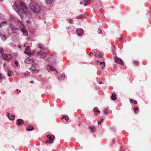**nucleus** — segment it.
Listing matches in <instances>:
<instances>
[{"instance_id":"1","label":"nucleus","mask_w":151,"mask_h":151,"mask_svg":"<svg viewBox=\"0 0 151 151\" xmlns=\"http://www.w3.org/2000/svg\"><path fill=\"white\" fill-rule=\"evenodd\" d=\"M14 10L17 12L22 19L27 16L25 12L24 3L20 0H16L12 6Z\"/></svg>"},{"instance_id":"2","label":"nucleus","mask_w":151,"mask_h":151,"mask_svg":"<svg viewBox=\"0 0 151 151\" xmlns=\"http://www.w3.org/2000/svg\"><path fill=\"white\" fill-rule=\"evenodd\" d=\"M29 6L32 11L34 12H39L41 9L40 6L37 3L34 2H31Z\"/></svg>"},{"instance_id":"3","label":"nucleus","mask_w":151,"mask_h":151,"mask_svg":"<svg viewBox=\"0 0 151 151\" xmlns=\"http://www.w3.org/2000/svg\"><path fill=\"white\" fill-rule=\"evenodd\" d=\"M30 47L27 46L25 48L24 52L28 55H34L35 54V50H33L32 51L30 50Z\"/></svg>"},{"instance_id":"4","label":"nucleus","mask_w":151,"mask_h":151,"mask_svg":"<svg viewBox=\"0 0 151 151\" xmlns=\"http://www.w3.org/2000/svg\"><path fill=\"white\" fill-rule=\"evenodd\" d=\"M47 53L42 50H40L38 52L37 56V57L40 58H43L46 57L47 56Z\"/></svg>"},{"instance_id":"5","label":"nucleus","mask_w":151,"mask_h":151,"mask_svg":"<svg viewBox=\"0 0 151 151\" xmlns=\"http://www.w3.org/2000/svg\"><path fill=\"white\" fill-rule=\"evenodd\" d=\"M48 139L46 141L47 143H52L53 142V140L55 138L54 135L48 134L47 135Z\"/></svg>"},{"instance_id":"6","label":"nucleus","mask_w":151,"mask_h":151,"mask_svg":"<svg viewBox=\"0 0 151 151\" xmlns=\"http://www.w3.org/2000/svg\"><path fill=\"white\" fill-rule=\"evenodd\" d=\"M2 57L7 61L10 60L12 58V56L10 54L4 53L2 54Z\"/></svg>"},{"instance_id":"7","label":"nucleus","mask_w":151,"mask_h":151,"mask_svg":"<svg viewBox=\"0 0 151 151\" xmlns=\"http://www.w3.org/2000/svg\"><path fill=\"white\" fill-rule=\"evenodd\" d=\"M34 61L33 57H29L25 60V62L27 64L32 63Z\"/></svg>"},{"instance_id":"8","label":"nucleus","mask_w":151,"mask_h":151,"mask_svg":"<svg viewBox=\"0 0 151 151\" xmlns=\"http://www.w3.org/2000/svg\"><path fill=\"white\" fill-rule=\"evenodd\" d=\"M114 60L115 62L116 63L121 64L122 65L123 64L122 60L118 57H116L114 59Z\"/></svg>"},{"instance_id":"9","label":"nucleus","mask_w":151,"mask_h":151,"mask_svg":"<svg viewBox=\"0 0 151 151\" xmlns=\"http://www.w3.org/2000/svg\"><path fill=\"white\" fill-rule=\"evenodd\" d=\"M76 32L78 35L80 36H81L83 33V30L81 29H77L76 30Z\"/></svg>"},{"instance_id":"10","label":"nucleus","mask_w":151,"mask_h":151,"mask_svg":"<svg viewBox=\"0 0 151 151\" xmlns=\"http://www.w3.org/2000/svg\"><path fill=\"white\" fill-rule=\"evenodd\" d=\"M56 68L50 65H48L47 66V70L48 71L50 70L51 71H53L56 70Z\"/></svg>"},{"instance_id":"11","label":"nucleus","mask_w":151,"mask_h":151,"mask_svg":"<svg viewBox=\"0 0 151 151\" xmlns=\"http://www.w3.org/2000/svg\"><path fill=\"white\" fill-rule=\"evenodd\" d=\"M20 29L22 31V32L23 33V34L24 35H28V32L27 30H26L25 28H20Z\"/></svg>"},{"instance_id":"12","label":"nucleus","mask_w":151,"mask_h":151,"mask_svg":"<svg viewBox=\"0 0 151 151\" xmlns=\"http://www.w3.org/2000/svg\"><path fill=\"white\" fill-rule=\"evenodd\" d=\"M8 115L7 114V115L9 119L11 120H14L15 117L14 115H12L11 114H10L9 113H8Z\"/></svg>"},{"instance_id":"13","label":"nucleus","mask_w":151,"mask_h":151,"mask_svg":"<svg viewBox=\"0 0 151 151\" xmlns=\"http://www.w3.org/2000/svg\"><path fill=\"white\" fill-rule=\"evenodd\" d=\"M17 124L18 125H21L24 124V122L23 120L19 119L17 121Z\"/></svg>"},{"instance_id":"14","label":"nucleus","mask_w":151,"mask_h":151,"mask_svg":"<svg viewBox=\"0 0 151 151\" xmlns=\"http://www.w3.org/2000/svg\"><path fill=\"white\" fill-rule=\"evenodd\" d=\"M7 23L6 21H3L0 22V27H1L7 25Z\"/></svg>"},{"instance_id":"15","label":"nucleus","mask_w":151,"mask_h":151,"mask_svg":"<svg viewBox=\"0 0 151 151\" xmlns=\"http://www.w3.org/2000/svg\"><path fill=\"white\" fill-rule=\"evenodd\" d=\"M47 61L49 62L53 63L54 64L56 63L57 62L55 59H53L52 58H51L50 59H48Z\"/></svg>"},{"instance_id":"16","label":"nucleus","mask_w":151,"mask_h":151,"mask_svg":"<svg viewBox=\"0 0 151 151\" xmlns=\"http://www.w3.org/2000/svg\"><path fill=\"white\" fill-rule=\"evenodd\" d=\"M95 55L96 57H98L100 58H102L103 56L102 54L101 53H99V52H96Z\"/></svg>"},{"instance_id":"17","label":"nucleus","mask_w":151,"mask_h":151,"mask_svg":"<svg viewBox=\"0 0 151 151\" xmlns=\"http://www.w3.org/2000/svg\"><path fill=\"white\" fill-rule=\"evenodd\" d=\"M10 27L11 29V30H12V32H14V31H15L16 30H18L19 29L17 28L14 27L12 25H10Z\"/></svg>"},{"instance_id":"18","label":"nucleus","mask_w":151,"mask_h":151,"mask_svg":"<svg viewBox=\"0 0 151 151\" xmlns=\"http://www.w3.org/2000/svg\"><path fill=\"white\" fill-rule=\"evenodd\" d=\"M55 0H46L45 2L47 4H52Z\"/></svg>"},{"instance_id":"19","label":"nucleus","mask_w":151,"mask_h":151,"mask_svg":"<svg viewBox=\"0 0 151 151\" xmlns=\"http://www.w3.org/2000/svg\"><path fill=\"white\" fill-rule=\"evenodd\" d=\"M0 36L3 40H5L6 38V35H4L2 34L1 31H0Z\"/></svg>"},{"instance_id":"20","label":"nucleus","mask_w":151,"mask_h":151,"mask_svg":"<svg viewBox=\"0 0 151 151\" xmlns=\"http://www.w3.org/2000/svg\"><path fill=\"white\" fill-rule=\"evenodd\" d=\"M116 99V95L115 93L112 94L111 96V99L113 100H115Z\"/></svg>"},{"instance_id":"21","label":"nucleus","mask_w":151,"mask_h":151,"mask_svg":"<svg viewBox=\"0 0 151 151\" xmlns=\"http://www.w3.org/2000/svg\"><path fill=\"white\" fill-rule=\"evenodd\" d=\"M38 46L39 48L40 49V50H45V49L44 48V46L41 44H39Z\"/></svg>"},{"instance_id":"22","label":"nucleus","mask_w":151,"mask_h":151,"mask_svg":"<svg viewBox=\"0 0 151 151\" xmlns=\"http://www.w3.org/2000/svg\"><path fill=\"white\" fill-rule=\"evenodd\" d=\"M94 112L96 114H97V113H100V112L97 107H96L94 109Z\"/></svg>"},{"instance_id":"23","label":"nucleus","mask_w":151,"mask_h":151,"mask_svg":"<svg viewBox=\"0 0 151 151\" xmlns=\"http://www.w3.org/2000/svg\"><path fill=\"white\" fill-rule=\"evenodd\" d=\"M89 128L90 132H92L94 131L95 128L94 126H91L89 127Z\"/></svg>"},{"instance_id":"24","label":"nucleus","mask_w":151,"mask_h":151,"mask_svg":"<svg viewBox=\"0 0 151 151\" xmlns=\"http://www.w3.org/2000/svg\"><path fill=\"white\" fill-rule=\"evenodd\" d=\"M83 17V16L82 14H80L78 16L75 17V18L77 19H82Z\"/></svg>"},{"instance_id":"25","label":"nucleus","mask_w":151,"mask_h":151,"mask_svg":"<svg viewBox=\"0 0 151 151\" xmlns=\"http://www.w3.org/2000/svg\"><path fill=\"white\" fill-rule=\"evenodd\" d=\"M130 102L131 103L134 104H136L137 103V101H134V99H131L130 100Z\"/></svg>"},{"instance_id":"26","label":"nucleus","mask_w":151,"mask_h":151,"mask_svg":"<svg viewBox=\"0 0 151 151\" xmlns=\"http://www.w3.org/2000/svg\"><path fill=\"white\" fill-rule=\"evenodd\" d=\"M100 65L102 68H103L105 66V63L104 62H101L100 63Z\"/></svg>"},{"instance_id":"27","label":"nucleus","mask_w":151,"mask_h":151,"mask_svg":"<svg viewBox=\"0 0 151 151\" xmlns=\"http://www.w3.org/2000/svg\"><path fill=\"white\" fill-rule=\"evenodd\" d=\"M138 108L136 107H134V111L136 114H137L138 113Z\"/></svg>"},{"instance_id":"28","label":"nucleus","mask_w":151,"mask_h":151,"mask_svg":"<svg viewBox=\"0 0 151 151\" xmlns=\"http://www.w3.org/2000/svg\"><path fill=\"white\" fill-rule=\"evenodd\" d=\"M27 130L29 131L33 130V127L32 126H29L28 127H27Z\"/></svg>"},{"instance_id":"29","label":"nucleus","mask_w":151,"mask_h":151,"mask_svg":"<svg viewBox=\"0 0 151 151\" xmlns=\"http://www.w3.org/2000/svg\"><path fill=\"white\" fill-rule=\"evenodd\" d=\"M65 119L66 121H68L69 120V117L67 116H64L62 117L61 119Z\"/></svg>"},{"instance_id":"30","label":"nucleus","mask_w":151,"mask_h":151,"mask_svg":"<svg viewBox=\"0 0 151 151\" xmlns=\"http://www.w3.org/2000/svg\"><path fill=\"white\" fill-rule=\"evenodd\" d=\"M32 72L33 73H37L38 72V70L36 69H33L32 70Z\"/></svg>"},{"instance_id":"31","label":"nucleus","mask_w":151,"mask_h":151,"mask_svg":"<svg viewBox=\"0 0 151 151\" xmlns=\"http://www.w3.org/2000/svg\"><path fill=\"white\" fill-rule=\"evenodd\" d=\"M108 109L107 108H105L104 109V114L107 115L108 113L107 112V110H108Z\"/></svg>"},{"instance_id":"32","label":"nucleus","mask_w":151,"mask_h":151,"mask_svg":"<svg viewBox=\"0 0 151 151\" xmlns=\"http://www.w3.org/2000/svg\"><path fill=\"white\" fill-rule=\"evenodd\" d=\"M24 74L25 76H27L29 75L30 73L28 71H26L24 73Z\"/></svg>"},{"instance_id":"33","label":"nucleus","mask_w":151,"mask_h":151,"mask_svg":"<svg viewBox=\"0 0 151 151\" xmlns=\"http://www.w3.org/2000/svg\"><path fill=\"white\" fill-rule=\"evenodd\" d=\"M12 71H8V72L7 74L8 76L9 77H10V76L11 74H12Z\"/></svg>"},{"instance_id":"34","label":"nucleus","mask_w":151,"mask_h":151,"mask_svg":"<svg viewBox=\"0 0 151 151\" xmlns=\"http://www.w3.org/2000/svg\"><path fill=\"white\" fill-rule=\"evenodd\" d=\"M103 119H101L99 120V121L98 122V124L100 125L101 124V122L103 121Z\"/></svg>"},{"instance_id":"35","label":"nucleus","mask_w":151,"mask_h":151,"mask_svg":"<svg viewBox=\"0 0 151 151\" xmlns=\"http://www.w3.org/2000/svg\"><path fill=\"white\" fill-rule=\"evenodd\" d=\"M3 52H4L3 49L2 48H0V53L1 54V55H2V54H3Z\"/></svg>"},{"instance_id":"36","label":"nucleus","mask_w":151,"mask_h":151,"mask_svg":"<svg viewBox=\"0 0 151 151\" xmlns=\"http://www.w3.org/2000/svg\"><path fill=\"white\" fill-rule=\"evenodd\" d=\"M69 22L70 24H72L73 23V20L71 19H70L69 20Z\"/></svg>"},{"instance_id":"37","label":"nucleus","mask_w":151,"mask_h":151,"mask_svg":"<svg viewBox=\"0 0 151 151\" xmlns=\"http://www.w3.org/2000/svg\"><path fill=\"white\" fill-rule=\"evenodd\" d=\"M65 76H64V74H62L61 75H60V78H65Z\"/></svg>"},{"instance_id":"38","label":"nucleus","mask_w":151,"mask_h":151,"mask_svg":"<svg viewBox=\"0 0 151 151\" xmlns=\"http://www.w3.org/2000/svg\"><path fill=\"white\" fill-rule=\"evenodd\" d=\"M4 78V77L0 73V79Z\"/></svg>"},{"instance_id":"39","label":"nucleus","mask_w":151,"mask_h":151,"mask_svg":"<svg viewBox=\"0 0 151 151\" xmlns=\"http://www.w3.org/2000/svg\"><path fill=\"white\" fill-rule=\"evenodd\" d=\"M98 32L99 34L102 33L101 30L99 29V30L98 31Z\"/></svg>"},{"instance_id":"40","label":"nucleus","mask_w":151,"mask_h":151,"mask_svg":"<svg viewBox=\"0 0 151 151\" xmlns=\"http://www.w3.org/2000/svg\"><path fill=\"white\" fill-rule=\"evenodd\" d=\"M134 63L136 65H137L138 64V63L137 61H134Z\"/></svg>"},{"instance_id":"41","label":"nucleus","mask_w":151,"mask_h":151,"mask_svg":"<svg viewBox=\"0 0 151 151\" xmlns=\"http://www.w3.org/2000/svg\"><path fill=\"white\" fill-rule=\"evenodd\" d=\"M14 63H15V65L17 66H18V62H17V61H15V62H14Z\"/></svg>"},{"instance_id":"42","label":"nucleus","mask_w":151,"mask_h":151,"mask_svg":"<svg viewBox=\"0 0 151 151\" xmlns=\"http://www.w3.org/2000/svg\"><path fill=\"white\" fill-rule=\"evenodd\" d=\"M0 17L2 19H4V17L3 15H2V14L0 15Z\"/></svg>"},{"instance_id":"43","label":"nucleus","mask_w":151,"mask_h":151,"mask_svg":"<svg viewBox=\"0 0 151 151\" xmlns=\"http://www.w3.org/2000/svg\"><path fill=\"white\" fill-rule=\"evenodd\" d=\"M96 53V52H95V51H94L92 53V52H91L90 54H89V55H90L91 54H93Z\"/></svg>"},{"instance_id":"44","label":"nucleus","mask_w":151,"mask_h":151,"mask_svg":"<svg viewBox=\"0 0 151 151\" xmlns=\"http://www.w3.org/2000/svg\"><path fill=\"white\" fill-rule=\"evenodd\" d=\"M84 1L85 2H86L88 3H90L89 0H84Z\"/></svg>"},{"instance_id":"45","label":"nucleus","mask_w":151,"mask_h":151,"mask_svg":"<svg viewBox=\"0 0 151 151\" xmlns=\"http://www.w3.org/2000/svg\"><path fill=\"white\" fill-rule=\"evenodd\" d=\"M67 29H70L71 27H66Z\"/></svg>"},{"instance_id":"46","label":"nucleus","mask_w":151,"mask_h":151,"mask_svg":"<svg viewBox=\"0 0 151 151\" xmlns=\"http://www.w3.org/2000/svg\"><path fill=\"white\" fill-rule=\"evenodd\" d=\"M88 5V4H87L86 3H84V5L85 6H87Z\"/></svg>"},{"instance_id":"47","label":"nucleus","mask_w":151,"mask_h":151,"mask_svg":"<svg viewBox=\"0 0 151 151\" xmlns=\"http://www.w3.org/2000/svg\"><path fill=\"white\" fill-rule=\"evenodd\" d=\"M102 82H101H101H100L99 83V84H102Z\"/></svg>"},{"instance_id":"48","label":"nucleus","mask_w":151,"mask_h":151,"mask_svg":"<svg viewBox=\"0 0 151 151\" xmlns=\"http://www.w3.org/2000/svg\"><path fill=\"white\" fill-rule=\"evenodd\" d=\"M114 142H115V141H114V140H113L112 141V143H114Z\"/></svg>"},{"instance_id":"49","label":"nucleus","mask_w":151,"mask_h":151,"mask_svg":"<svg viewBox=\"0 0 151 151\" xmlns=\"http://www.w3.org/2000/svg\"><path fill=\"white\" fill-rule=\"evenodd\" d=\"M5 65H6L5 64V63H4V67H5Z\"/></svg>"},{"instance_id":"50","label":"nucleus","mask_w":151,"mask_h":151,"mask_svg":"<svg viewBox=\"0 0 151 151\" xmlns=\"http://www.w3.org/2000/svg\"><path fill=\"white\" fill-rule=\"evenodd\" d=\"M80 4L81 5V4H83V3H82V2H80Z\"/></svg>"},{"instance_id":"51","label":"nucleus","mask_w":151,"mask_h":151,"mask_svg":"<svg viewBox=\"0 0 151 151\" xmlns=\"http://www.w3.org/2000/svg\"><path fill=\"white\" fill-rule=\"evenodd\" d=\"M26 47V44H24V47Z\"/></svg>"},{"instance_id":"52","label":"nucleus","mask_w":151,"mask_h":151,"mask_svg":"<svg viewBox=\"0 0 151 151\" xmlns=\"http://www.w3.org/2000/svg\"><path fill=\"white\" fill-rule=\"evenodd\" d=\"M119 40H120V41H122V38H120Z\"/></svg>"},{"instance_id":"53","label":"nucleus","mask_w":151,"mask_h":151,"mask_svg":"<svg viewBox=\"0 0 151 151\" xmlns=\"http://www.w3.org/2000/svg\"><path fill=\"white\" fill-rule=\"evenodd\" d=\"M18 47L19 48H21V47L20 46H18Z\"/></svg>"},{"instance_id":"54","label":"nucleus","mask_w":151,"mask_h":151,"mask_svg":"<svg viewBox=\"0 0 151 151\" xmlns=\"http://www.w3.org/2000/svg\"><path fill=\"white\" fill-rule=\"evenodd\" d=\"M33 82V81H31V82H30V83H32Z\"/></svg>"},{"instance_id":"55","label":"nucleus","mask_w":151,"mask_h":151,"mask_svg":"<svg viewBox=\"0 0 151 151\" xmlns=\"http://www.w3.org/2000/svg\"><path fill=\"white\" fill-rule=\"evenodd\" d=\"M58 79L60 80V79L59 78H58Z\"/></svg>"},{"instance_id":"56","label":"nucleus","mask_w":151,"mask_h":151,"mask_svg":"<svg viewBox=\"0 0 151 151\" xmlns=\"http://www.w3.org/2000/svg\"><path fill=\"white\" fill-rule=\"evenodd\" d=\"M56 73H58V71H56Z\"/></svg>"}]
</instances>
